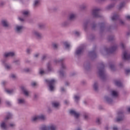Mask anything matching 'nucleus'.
I'll return each instance as SVG.
<instances>
[{
    "label": "nucleus",
    "instance_id": "f257e3e1",
    "mask_svg": "<svg viewBox=\"0 0 130 130\" xmlns=\"http://www.w3.org/2000/svg\"><path fill=\"white\" fill-rule=\"evenodd\" d=\"M13 115L10 113H7L6 117H5L4 120L1 123V126L3 130H8L9 127H15L16 126V124L14 123H11L9 124L8 120L11 119L12 118Z\"/></svg>",
    "mask_w": 130,
    "mask_h": 130
},
{
    "label": "nucleus",
    "instance_id": "f03ea898",
    "mask_svg": "<svg viewBox=\"0 0 130 130\" xmlns=\"http://www.w3.org/2000/svg\"><path fill=\"white\" fill-rule=\"evenodd\" d=\"M111 96H106L105 97V101L108 103V104H111L113 102V98H116L118 96V92L115 90H112L111 91Z\"/></svg>",
    "mask_w": 130,
    "mask_h": 130
},
{
    "label": "nucleus",
    "instance_id": "7ed1b4c3",
    "mask_svg": "<svg viewBox=\"0 0 130 130\" xmlns=\"http://www.w3.org/2000/svg\"><path fill=\"white\" fill-rule=\"evenodd\" d=\"M104 64L101 63L100 67H99V76L102 80H104L106 78V74H105V71H104Z\"/></svg>",
    "mask_w": 130,
    "mask_h": 130
},
{
    "label": "nucleus",
    "instance_id": "20e7f679",
    "mask_svg": "<svg viewBox=\"0 0 130 130\" xmlns=\"http://www.w3.org/2000/svg\"><path fill=\"white\" fill-rule=\"evenodd\" d=\"M45 82H46L47 84H48L49 91H51V92H52V91H54L55 89V86H54V84H55V80L45 79Z\"/></svg>",
    "mask_w": 130,
    "mask_h": 130
},
{
    "label": "nucleus",
    "instance_id": "39448f33",
    "mask_svg": "<svg viewBox=\"0 0 130 130\" xmlns=\"http://www.w3.org/2000/svg\"><path fill=\"white\" fill-rule=\"evenodd\" d=\"M41 130H57V126L54 124H51L49 126H43L41 128Z\"/></svg>",
    "mask_w": 130,
    "mask_h": 130
},
{
    "label": "nucleus",
    "instance_id": "423d86ee",
    "mask_svg": "<svg viewBox=\"0 0 130 130\" xmlns=\"http://www.w3.org/2000/svg\"><path fill=\"white\" fill-rule=\"evenodd\" d=\"M91 15H92L94 18H100L101 15H100V9L94 8L91 11Z\"/></svg>",
    "mask_w": 130,
    "mask_h": 130
},
{
    "label": "nucleus",
    "instance_id": "0eeeda50",
    "mask_svg": "<svg viewBox=\"0 0 130 130\" xmlns=\"http://www.w3.org/2000/svg\"><path fill=\"white\" fill-rule=\"evenodd\" d=\"M118 117L116 119V121L117 122L123 120V112L122 111H119L117 114Z\"/></svg>",
    "mask_w": 130,
    "mask_h": 130
},
{
    "label": "nucleus",
    "instance_id": "6e6552de",
    "mask_svg": "<svg viewBox=\"0 0 130 130\" xmlns=\"http://www.w3.org/2000/svg\"><path fill=\"white\" fill-rule=\"evenodd\" d=\"M83 52H84V46H81L77 49L75 52V54L76 55H80L82 54Z\"/></svg>",
    "mask_w": 130,
    "mask_h": 130
},
{
    "label": "nucleus",
    "instance_id": "1a4fd4ad",
    "mask_svg": "<svg viewBox=\"0 0 130 130\" xmlns=\"http://www.w3.org/2000/svg\"><path fill=\"white\" fill-rule=\"evenodd\" d=\"M116 49H117V46L115 45L110 49H106L105 50L107 53H113Z\"/></svg>",
    "mask_w": 130,
    "mask_h": 130
},
{
    "label": "nucleus",
    "instance_id": "9d476101",
    "mask_svg": "<svg viewBox=\"0 0 130 130\" xmlns=\"http://www.w3.org/2000/svg\"><path fill=\"white\" fill-rule=\"evenodd\" d=\"M32 35L36 37L37 39H41L42 38V34L37 30L32 31Z\"/></svg>",
    "mask_w": 130,
    "mask_h": 130
},
{
    "label": "nucleus",
    "instance_id": "9b49d317",
    "mask_svg": "<svg viewBox=\"0 0 130 130\" xmlns=\"http://www.w3.org/2000/svg\"><path fill=\"white\" fill-rule=\"evenodd\" d=\"M23 29H24V26L23 25H17L15 27V31L16 33H22L23 31Z\"/></svg>",
    "mask_w": 130,
    "mask_h": 130
},
{
    "label": "nucleus",
    "instance_id": "f8f14e48",
    "mask_svg": "<svg viewBox=\"0 0 130 130\" xmlns=\"http://www.w3.org/2000/svg\"><path fill=\"white\" fill-rule=\"evenodd\" d=\"M66 67V64H64V63H62L61 65V69L60 70V71L59 72V75H60V77H63L64 76V74H63V70H65Z\"/></svg>",
    "mask_w": 130,
    "mask_h": 130
},
{
    "label": "nucleus",
    "instance_id": "ddd939ff",
    "mask_svg": "<svg viewBox=\"0 0 130 130\" xmlns=\"http://www.w3.org/2000/svg\"><path fill=\"white\" fill-rule=\"evenodd\" d=\"M122 57L123 59L125 60H128L129 59H130V54H127V52L125 51L123 52Z\"/></svg>",
    "mask_w": 130,
    "mask_h": 130
},
{
    "label": "nucleus",
    "instance_id": "4468645a",
    "mask_svg": "<svg viewBox=\"0 0 130 130\" xmlns=\"http://www.w3.org/2000/svg\"><path fill=\"white\" fill-rule=\"evenodd\" d=\"M15 52H8L5 53L4 56V57H13V56H15Z\"/></svg>",
    "mask_w": 130,
    "mask_h": 130
},
{
    "label": "nucleus",
    "instance_id": "2eb2a0df",
    "mask_svg": "<svg viewBox=\"0 0 130 130\" xmlns=\"http://www.w3.org/2000/svg\"><path fill=\"white\" fill-rule=\"evenodd\" d=\"M6 59H3L2 63L3 64H4V66H5V69L6 70H11V69H12V67H11L10 64H8L7 63H6Z\"/></svg>",
    "mask_w": 130,
    "mask_h": 130
},
{
    "label": "nucleus",
    "instance_id": "dca6fc26",
    "mask_svg": "<svg viewBox=\"0 0 130 130\" xmlns=\"http://www.w3.org/2000/svg\"><path fill=\"white\" fill-rule=\"evenodd\" d=\"M70 114L74 115L75 118H78L80 116V114L79 113H77V112H76V111L75 110H71L70 111Z\"/></svg>",
    "mask_w": 130,
    "mask_h": 130
},
{
    "label": "nucleus",
    "instance_id": "f3484780",
    "mask_svg": "<svg viewBox=\"0 0 130 130\" xmlns=\"http://www.w3.org/2000/svg\"><path fill=\"white\" fill-rule=\"evenodd\" d=\"M21 88L25 96H29V91H28V90H27L26 88H25L24 86H22Z\"/></svg>",
    "mask_w": 130,
    "mask_h": 130
},
{
    "label": "nucleus",
    "instance_id": "a211bd4d",
    "mask_svg": "<svg viewBox=\"0 0 130 130\" xmlns=\"http://www.w3.org/2000/svg\"><path fill=\"white\" fill-rule=\"evenodd\" d=\"M39 117V120H42V121H45L47 119L46 116L45 115L41 114L40 115H38Z\"/></svg>",
    "mask_w": 130,
    "mask_h": 130
},
{
    "label": "nucleus",
    "instance_id": "6ab92c4d",
    "mask_svg": "<svg viewBox=\"0 0 130 130\" xmlns=\"http://www.w3.org/2000/svg\"><path fill=\"white\" fill-rule=\"evenodd\" d=\"M17 103L20 105H23V104L26 103V101H25V99H24L19 98L17 100Z\"/></svg>",
    "mask_w": 130,
    "mask_h": 130
},
{
    "label": "nucleus",
    "instance_id": "aec40b11",
    "mask_svg": "<svg viewBox=\"0 0 130 130\" xmlns=\"http://www.w3.org/2000/svg\"><path fill=\"white\" fill-rule=\"evenodd\" d=\"M2 24L3 27H9V22L7 20H2Z\"/></svg>",
    "mask_w": 130,
    "mask_h": 130
},
{
    "label": "nucleus",
    "instance_id": "412c9836",
    "mask_svg": "<svg viewBox=\"0 0 130 130\" xmlns=\"http://www.w3.org/2000/svg\"><path fill=\"white\" fill-rule=\"evenodd\" d=\"M52 105L53 107H54L55 108H57V107H59V103L57 102H54L52 103Z\"/></svg>",
    "mask_w": 130,
    "mask_h": 130
},
{
    "label": "nucleus",
    "instance_id": "4be33fe9",
    "mask_svg": "<svg viewBox=\"0 0 130 130\" xmlns=\"http://www.w3.org/2000/svg\"><path fill=\"white\" fill-rule=\"evenodd\" d=\"M64 60V58H61L60 59H55L54 62L55 63H58V62H62Z\"/></svg>",
    "mask_w": 130,
    "mask_h": 130
},
{
    "label": "nucleus",
    "instance_id": "5701e85b",
    "mask_svg": "<svg viewBox=\"0 0 130 130\" xmlns=\"http://www.w3.org/2000/svg\"><path fill=\"white\" fill-rule=\"evenodd\" d=\"M75 19H76V14L74 13L71 14L69 16V20L72 21L75 20Z\"/></svg>",
    "mask_w": 130,
    "mask_h": 130
},
{
    "label": "nucleus",
    "instance_id": "b1692460",
    "mask_svg": "<svg viewBox=\"0 0 130 130\" xmlns=\"http://www.w3.org/2000/svg\"><path fill=\"white\" fill-rule=\"evenodd\" d=\"M37 120H39L38 115L34 116L31 118V121H32V122H35V121H37Z\"/></svg>",
    "mask_w": 130,
    "mask_h": 130
},
{
    "label": "nucleus",
    "instance_id": "393cba45",
    "mask_svg": "<svg viewBox=\"0 0 130 130\" xmlns=\"http://www.w3.org/2000/svg\"><path fill=\"white\" fill-rule=\"evenodd\" d=\"M63 44H64V46H65V48H66V49H69L70 48V47H71V45L68 42H64L63 43Z\"/></svg>",
    "mask_w": 130,
    "mask_h": 130
},
{
    "label": "nucleus",
    "instance_id": "a878e982",
    "mask_svg": "<svg viewBox=\"0 0 130 130\" xmlns=\"http://www.w3.org/2000/svg\"><path fill=\"white\" fill-rule=\"evenodd\" d=\"M115 85H116V86H117V87L122 86V83H121L120 81L117 80L115 81Z\"/></svg>",
    "mask_w": 130,
    "mask_h": 130
},
{
    "label": "nucleus",
    "instance_id": "bb28decb",
    "mask_svg": "<svg viewBox=\"0 0 130 130\" xmlns=\"http://www.w3.org/2000/svg\"><path fill=\"white\" fill-rule=\"evenodd\" d=\"M89 55L92 56V57H94L95 56H96V52H95V51H90L89 52Z\"/></svg>",
    "mask_w": 130,
    "mask_h": 130
},
{
    "label": "nucleus",
    "instance_id": "cd10ccee",
    "mask_svg": "<svg viewBox=\"0 0 130 130\" xmlns=\"http://www.w3.org/2000/svg\"><path fill=\"white\" fill-rule=\"evenodd\" d=\"M118 14H114V15L112 17V21H116L117 19H118Z\"/></svg>",
    "mask_w": 130,
    "mask_h": 130
},
{
    "label": "nucleus",
    "instance_id": "c85d7f7f",
    "mask_svg": "<svg viewBox=\"0 0 130 130\" xmlns=\"http://www.w3.org/2000/svg\"><path fill=\"white\" fill-rule=\"evenodd\" d=\"M100 27L101 31H103L105 29V23H102L100 24Z\"/></svg>",
    "mask_w": 130,
    "mask_h": 130
},
{
    "label": "nucleus",
    "instance_id": "c756f323",
    "mask_svg": "<svg viewBox=\"0 0 130 130\" xmlns=\"http://www.w3.org/2000/svg\"><path fill=\"white\" fill-rule=\"evenodd\" d=\"M5 92H6V93L8 94H13V93H14V90L6 89L5 90Z\"/></svg>",
    "mask_w": 130,
    "mask_h": 130
},
{
    "label": "nucleus",
    "instance_id": "7c9ffc66",
    "mask_svg": "<svg viewBox=\"0 0 130 130\" xmlns=\"http://www.w3.org/2000/svg\"><path fill=\"white\" fill-rule=\"evenodd\" d=\"M29 11L24 10L22 12V15L25 17H27V16L29 15Z\"/></svg>",
    "mask_w": 130,
    "mask_h": 130
},
{
    "label": "nucleus",
    "instance_id": "2f4dec72",
    "mask_svg": "<svg viewBox=\"0 0 130 130\" xmlns=\"http://www.w3.org/2000/svg\"><path fill=\"white\" fill-rule=\"evenodd\" d=\"M93 88L95 91H98V83L94 82L93 84Z\"/></svg>",
    "mask_w": 130,
    "mask_h": 130
},
{
    "label": "nucleus",
    "instance_id": "473e14b6",
    "mask_svg": "<svg viewBox=\"0 0 130 130\" xmlns=\"http://www.w3.org/2000/svg\"><path fill=\"white\" fill-rule=\"evenodd\" d=\"M39 3H40V0H35L34 2V6L37 7L39 5Z\"/></svg>",
    "mask_w": 130,
    "mask_h": 130
},
{
    "label": "nucleus",
    "instance_id": "72a5a7b5",
    "mask_svg": "<svg viewBox=\"0 0 130 130\" xmlns=\"http://www.w3.org/2000/svg\"><path fill=\"white\" fill-rule=\"evenodd\" d=\"M74 100L75 102L78 103V102L80 100V96L77 95H74Z\"/></svg>",
    "mask_w": 130,
    "mask_h": 130
},
{
    "label": "nucleus",
    "instance_id": "f704fd0d",
    "mask_svg": "<svg viewBox=\"0 0 130 130\" xmlns=\"http://www.w3.org/2000/svg\"><path fill=\"white\" fill-rule=\"evenodd\" d=\"M47 56H48V55L46 54L43 55L42 56V60H45V59L47 58Z\"/></svg>",
    "mask_w": 130,
    "mask_h": 130
},
{
    "label": "nucleus",
    "instance_id": "c9c22d12",
    "mask_svg": "<svg viewBox=\"0 0 130 130\" xmlns=\"http://www.w3.org/2000/svg\"><path fill=\"white\" fill-rule=\"evenodd\" d=\"M38 27L40 28V29H43L44 28L45 25L43 23H40L38 24Z\"/></svg>",
    "mask_w": 130,
    "mask_h": 130
},
{
    "label": "nucleus",
    "instance_id": "e433bc0d",
    "mask_svg": "<svg viewBox=\"0 0 130 130\" xmlns=\"http://www.w3.org/2000/svg\"><path fill=\"white\" fill-rule=\"evenodd\" d=\"M52 46L54 49H56L58 47V44L54 43L52 44Z\"/></svg>",
    "mask_w": 130,
    "mask_h": 130
},
{
    "label": "nucleus",
    "instance_id": "4c0bfd02",
    "mask_svg": "<svg viewBox=\"0 0 130 130\" xmlns=\"http://www.w3.org/2000/svg\"><path fill=\"white\" fill-rule=\"evenodd\" d=\"M47 68H48V70L49 71V72L51 71V64L50 63H48Z\"/></svg>",
    "mask_w": 130,
    "mask_h": 130
},
{
    "label": "nucleus",
    "instance_id": "58836bf2",
    "mask_svg": "<svg viewBox=\"0 0 130 130\" xmlns=\"http://www.w3.org/2000/svg\"><path fill=\"white\" fill-rule=\"evenodd\" d=\"M39 74L41 75H44L45 74V72H44V71L42 69H40Z\"/></svg>",
    "mask_w": 130,
    "mask_h": 130
},
{
    "label": "nucleus",
    "instance_id": "ea45409f",
    "mask_svg": "<svg viewBox=\"0 0 130 130\" xmlns=\"http://www.w3.org/2000/svg\"><path fill=\"white\" fill-rule=\"evenodd\" d=\"M69 24V22L68 21H65L61 24V26L64 27L65 26H67Z\"/></svg>",
    "mask_w": 130,
    "mask_h": 130
},
{
    "label": "nucleus",
    "instance_id": "a19ab883",
    "mask_svg": "<svg viewBox=\"0 0 130 130\" xmlns=\"http://www.w3.org/2000/svg\"><path fill=\"white\" fill-rule=\"evenodd\" d=\"M124 7V2H123L120 4L119 6V9L120 10L122 8H123Z\"/></svg>",
    "mask_w": 130,
    "mask_h": 130
},
{
    "label": "nucleus",
    "instance_id": "79ce46f5",
    "mask_svg": "<svg viewBox=\"0 0 130 130\" xmlns=\"http://www.w3.org/2000/svg\"><path fill=\"white\" fill-rule=\"evenodd\" d=\"M96 122L98 124H100V123H101V119L100 118H98L96 119Z\"/></svg>",
    "mask_w": 130,
    "mask_h": 130
},
{
    "label": "nucleus",
    "instance_id": "37998d69",
    "mask_svg": "<svg viewBox=\"0 0 130 130\" xmlns=\"http://www.w3.org/2000/svg\"><path fill=\"white\" fill-rule=\"evenodd\" d=\"M113 7H114V4L110 5L107 7V10H110V9H112Z\"/></svg>",
    "mask_w": 130,
    "mask_h": 130
},
{
    "label": "nucleus",
    "instance_id": "c03bdc74",
    "mask_svg": "<svg viewBox=\"0 0 130 130\" xmlns=\"http://www.w3.org/2000/svg\"><path fill=\"white\" fill-rule=\"evenodd\" d=\"M13 62L16 63V64H20V60H19V59H15Z\"/></svg>",
    "mask_w": 130,
    "mask_h": 130
},
{
    "label": "nucleus",
    "instance_id": "a18cd8bd",
    "mask_svg": "<svg viewBox=\"0 0 130 130\" xmlns=\"http://www.w3.org/2000/svg\"><path fill=\"white\" fill-rule=\"evenodd\" d=\"M84 118L85 119H88L89 118V114L86 113L84 115Z\"/></svg>",
    "mask_w": 130,
    "mask_h": 130
},
{
    "label": "nucleus",
    "instance_id": "49530a36",
    "mask_svg": "<svg viewBox=\"0 0 130 130\" xmlns=\"http://www.w3.org/2000/svg\"><path fill=\"white\" fill-rule=\"evenodd\" d=\"M11 78H12V79H13V80H15L17 78V76L15 74H12L11 75Z\"/></svg>",
    "mask_w": 130,
    "mask_h": 130
},
{
    "label": "nucleus",
    "instance_id": "de8ad7c7",
    "mask_svg": "<svg viewBox=\"0 0 130 130\" xmlns=\"http://www.w3.org/2000/svg\"><path fill=\"white\" fill-rule=\"evenodd\" d=\"M32 52V49L31 48H27L26 49V52L27 53H30Z\"/></svg>",
    "mask_w": 130,
    "mask_h": 130
},
{
    "label": "nucleus",
    "instance_id": "09e8293b",
    "mask_svg": "<svg viewBox=\"0 0 130 130\" xmlns=\"http://www.w3.org/2000/svg\"><path fill=\"white\" fill-rule=\"evenodd\" d=\"M29 71L30 70L29 69V68H26V69H24L22 72L24 73H28V72H29Z\"/></svg>",
    "mask_w": 130,
    "mask_h": 130
},
{
    "label": "nucleus",
    "instance_id": "8fccbe9b",
    "mask_svg": "<svg viewBox=\"0 0 130 130\" xmlns=\"http://www.w3.org/2000/svg\"><path fill=\"white\" fill-rule=\"evenodd\" d=\"M125 74L126 75H128L129 74H130V69H126L125 71Z\"/></svg>",
    "mask_w": 130,
    "mask_h": 130
},
{
    "label": "nucleus",
    "instance_id": "3c124183",
    "mask_svg": "<svg viewBox=\"0 0 130 130\" xmlns=\"http://www.w3.org/2000/svg\"><path fill=\"white\" fill-rule=\"evenodd\" d=\"M110 68L112 71H113V70H114V65L111 64L110 65Z\"/></svg>",
    "mask_w": 130,
    "mask_h": 130
},
{
    "label": "nucleus",
    "instance_id": "603ef678",
    "mask_svg": "<svg viewBox=\"0 0 130 130\" xmlns=\"http://www.w3.org/2000/svg\"><path fill=\"white\" fill-rule=\"evenodd\" d=\"M6 104L8 106H11V105H12V103H11V102L7 101Z\"/></svg>",
    "mask_w": 130,
    "mask_h": 130
},
{
    "label": "nucleus",
    "instance_id": "864d4df0",
    "mask_svg": "<svg viewBox=\"0 0 130 130\" xmlns=\"http://www.w3.org/2000/svg\"><path fill=\"white\" fill-rule=\"evenodd\" d=\"M114 39V38L113 37H109L108 38L109 41H111V40H113Z\"/></svg>",
    "mask_w": 130,
    "mask_h": 130
},
{
    "label": "nucleus",
    "instance_id": "5fc2aeb1",
    "mask_svg": "<svg viewBox=\"0 0 130 130\" xmlns=\"http://www.w3.org/2000/svg\"><path fill=\"white\" fill-rule=\"evenodd\" d=\"M113 130H118V127H117L116 126H114L112 127Z\"/></svg>",
    "mask_w": 130,
    "mask_h": 130
},
{
    "label": "nucleus",
    "instance_id": "6e6d98bb",
    "mask_svg": "<svg viewBox=\"0 0 130 130\" xmlns=\"http://www.w3.org/2000/svg\"><path fill=\"white\" fill-rule=\"evenodd\" d=\"M87 25H88V22H85L84 23V29H86V28H87Z\"/></svg>",
    "mask_w": 130,
    "mask_h": 130
},
{
    "label": "nucleus",
    "instance_id": "4d7b16f0",
    "mask_svg": "<svg viewBox=\"0 0 130 130\" xmlns=\"http://www.w3.org/2000/svg\"><path fill=\"white\" fill-rule=\"evenodd\" d=\"M75 35H76V36H79V35H80V32H79V31H75Z\"/></svg>",
    "mask_w": 130,
    "mask_h": 130
},
{
    "label": "nucleus",
    "instance_id": "13d9d810",
    "mask_svg": "<svg viewBox=\"0 0 130 130\" xmlns=\"http://www.w3.org/2000/svg\"><path fill=\"white\" fill-rule=\"evenodd\" d=\"M34 99H37V98H38V95L37 94H35L34 96Z\"/></svg>",
    "mask_w": 130,
    "mask_h": 130
},
{
    "label": "nucleus",
    "instance_id": "bf43d9fd",
    "mask_svg": "<svg viewBox=\"0 0 130 130\" xmlns=\"http://www.w3.org/2000/svg\"><path fill=\"white\" fill-rule=\"evenodd\" d=\"M125 18L127 19V20H130V15L126 16Z\"/></svg>",
    "mask_w": 130,
    "mask_h": 130
},
{
    "label": "nucleus",
    "instance_id": "052dcab7",
    "mask_svg": "<svg viewBox=\"0 0 130 130\" xmlns=\"http://www.w3.org/2000/svg\"><path fill=\"white\" fill-rule=\"evenodd\" d=\"M120 46H121V48H122V49H124V45H123V43H121Z\"/></svg>",
    "mask_w": 130,
    "mask_h": 130
},
{
    "label": "nucleus",
    "instance_id": "680f3d73",
    "mask_svg": "<svg viewBox=\"0 0 130 130\" xmlns=\"http://www.w3.org/2000/svg\"><path fill=\"white\" fill-rule=\"evenodd\" d=\"M36 85V82H32L31 83V86L32 87H35V85Z\"/></svg>",
    "mask_w": 130,
    "mask_h": 130
},
{
    "label": "nucleus",
    "instance_id": "e2e57ef3",
    "mask_svg": "<svg viewBox=\"0 0 130 130\" xmlns=\"http://www.w3.org/2000/svg\"><path fill=\"white\" fill-rule=\"evenodd\" d=\"M65 91H66V89H64V88H63V87L61 88V92H65Z\"/></svg>",
    "mask_w": 130,
    "mask_h": 130
},
{
    "label": "nucleus",
    "instance_id": "0e129e2a",
    "mask_svg": "<svg viewBox=\"0 0 130 130\" xmlns=\"http://www.w3.org/2000/svg\"><path fill=\"white\" fill-rule=\"evenodd\" d=\"M120 24L121 25H124V22L122 21V20H120Z\"/></svg>",
    "mask_w": 130,
    "mask_h": 130
},
{
    "label": "nucleus",
    "instance_id": "69168bd1",
    "mask_svg": "<svg viewBox=\"0 0 130 130\" xmlns=\"http://www.w3.org/2000/svg\"><path fill=\"white\" fill-rule=\"evenodd\" d=\"M39 55H40V54L37 53V54H35L34 56H35V57H38Z\"/></svg>",
    "mask_w": 130,
    "mask_h": 130
},
{
    "label": "nucleus",
    "instance_id": "338daca9",
    "mask_svg": "<svg viewBox=\"0 0 130 130\" xmlns=\"http://www.w3.org/2000/svg\"><path fill=\"white\" fill-rule=\"evenodd\" d=\"M64 102V103H65L66 104H69V103H70V101H68V100L65 101Z\"/></svg>",
    "mask_w": 130,
    "mask_h": 130
},
{
    "label": "nucleus",
    "instance_id": "774afa93",
    "mask_svg": "<svg viewBox=\"0 0 130 130\" xmlns=\"http://www.w3.org/2000/svg\"><path fill=\"white\" fill-rule=\"evenodd\" d=\"M127 111L129 113H130V107L127 108Z\"/></svg>",
    "mask_w": 130,
    "mask_h": 130
}]
</instances>
